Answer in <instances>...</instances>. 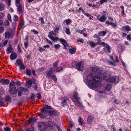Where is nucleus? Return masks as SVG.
I'll return each mask as SVG.
<instances>
[{
    "label": "nucleus",
    "instance_id": "1",
    "mask_svg": "<svg viewBox=\"0 0 131 131\" xmlns=\"http://www.w3.org/2000/svg\"><path fill=\"white\" fill-rule=\"evenodd\" d=\"M88 79L91 87L96 88L100 86V78L99 77L96 76L93 77L91 75L89 76L88 77Z\"/></svg>",
    "mask_w": 131,
    "mask_h": 131
},
{
    "label": "nucleus",
    "instance_id": "2",
    "mask_svg": "<svg viewBox=\"0 0 131 131\" xmlns=\"http://www.w3.org/2000/svg\"><path fill=\"white\" fill-rule=\"evenodd\" d=\"M51 123L49 122L48 125L44 122H40L38 124V127L40 131H45L48 127H51Z\"/></svg>",
    "mask_w": 131,
    "mask_h": 131
},
{
    "label": "nucleus",
    "instance_id": "3",
    "mask_svg": "<svg viewBox=\"0 0 131 131\" xmlns=\"http://www.w3.org/2000/svg\"><path fill=\"white\" fill-rule=\"evenodd\" d=\"M15 83L13 81H11L9 84V92L12 95L15 94L17 93L16 88L15 86Z\"/></svg>",
    "mask_w": 131,
    "mask_h": 131
},
{
    "label": "nucleus",
    "instance_id": "4",
    "mask_svg": "<svg viewBox=\"0 0 131 131\" xmlns=\"http://www.w3.org/2000/svg\"><path fill=\"white\" fill-rule=\"evenodd\" d=\"M72 65L79 71H82L83 69V65L81 62H73L72 63Z\"/></svg>",
    "mask_w": 131,
    "mask_h": 131
},
{
    "label": "nucleus",
    "instance_id": "5",
    "mask_svg": "<svg viewBox=\"0 0 131 131\" xmlns=\"http://www.w3.org/2000/svg\"><path fill=\"white\" fill-rule=\"evenodd\" d=\"M15 33V31L12 29L10 30V32L6 31L5 34V38L6 39L12 38L14 36Z\"/></svg>",
    "mask_w": 131,
    "mask_h": 131
},
{
    "label": "nucleus",
    "instance_id": "6",
    "mask_svg": "<svg viewBox=\"0 0 131 131\" xmlns=\"http://www.w3.org/2000/svg\"><path fill=\"white\" fill-rule=\"evenodd\" d=\"M91 70L93 72H94L96 75L99 76L102 75L101 74L102 71L98 67H90Z\"/></svg>",
    "mask_w": 131,
    "mask_h": 131
},
{
    "label": "nucleus",
    "instance_id": "7",
    "mask_svg": "<svg viewBox=\"0 0 131 131\" xmlns=\"http://www.w3.org/2000/svg\"><path fill=\"white\" fill-rule=\"evenodd\" d=\"M100 15H98L96 16L97 19L101 22H103L105 21L106 19V17L104 15L101 16L100 17Z\"/></svg>",
    "mask_w": 131,
    "mask_h": 131
},
{
    "label": "nucleus",
    "instance_id": "8",
    "mask_svg": "<svg viewBox=\"0 0 131 131\" xmlns=\"http://www.w3.org/2000/svg\"><path fill=\"white\" fill-rule=\"evenodd\" d=\"M53 69L52 68H51L49 70L46 71V77L49 78L51 76V75L52 74L53 72Z\"/></svg>",
    "mask_w": 131,
    "mask_h": 131
},
{
    "label": "nucleus",
    "instance_id": "9",
    "mask_svg": "<svg viewBox=\"0 0 131 131\" xmlns=\"http://www.w3.org/2000/svg\"><path fill=\"white\" fill-rule=\"evenodd\" d=\"M59 41L63 45L64 48L66 49V47L68 46V44L66 40L63 38H61L59 39Z\"/></svg>",
    "mask_w": 131,
    "mask_h": 131
},
{
    "label": "nucleus",
    "instance_id": "10",
    "mask_svg": "<svg viewBox=\"0 0 131 131\" xmlns=\"http://www.w3.org/2000/svg\"><path fill=\"white\" fill-rule=\"evenodd\" d=\"M14 49L13 48L12 46L11 45H10L8 46L6 49V52L8 54H9L13 52Z\"/></svg>",
    "mask_w": 131,
    "mask_h": 131
},
{
    "label": "nucleus",
    "instance_id": "11",
    "mask_svg": "<svg viewBox=\"0 0 131 131\" xmlns=\"http://www.w3.org/2000/svg\"><path fill=\"white\" fill-rule=\"evenodd\" d=\"M68 101V99L65 97H63L62 99L61 104L63 106H65L67 105Z\"/></svg>",
    "mask_w": 131,
    "mask_h": 131
},
{
    "label": "nucleus",
    "instance_id": "12",
    "mask_svg": "<svg viewBox=\"0 0 131 131\" xmlns=\"http://www.w3.org/2000/svg\"><path fill=\"white\" fill-rule=\"evenodd\" d=\"M94 116L92 115L89 116L88 118L87 123L88 124H91L94 120Z\"/></svg>",
    "mask_w": 131,
    "mask_h": 131
},
{
    "label": "nucleus",
    "instance_id": "13",
    "mask_svg": "<svg viewBox=\"0 0 131 131\" xmlns=\"http://www.w3.org/2000/svg\"><path fill=\"white\" fill-rule=\"evenodd\" d=\"M73 97V98L72 99L73 101H76L77 100H79L80 99L79 97L78 96V93L77 92H74Z\"/></svg>",
    "mask_w": 131,
    "mask_h": 131
},
{
    "label": "nucleus",
    "instance_id": "14",
    "mask_svg": "<svg viewBox=\"0 0 131 131\" xmlns=\"http://www.w3.org/2000/svg\"><path fill=\"white\" fill-rule=\"evenodd\" d=\"M125 47L124 45L122 44L119 45L118 49V52L119 53L122 52L125 49Z\"/></svg>",
    "mask_w": 131,
    "mask_h": 131
},
{
    "label": "nucleus",
    "instance_id": "15",
    "mask_svg": "<svg viewBox=\"0 0 131 131\" xmlns=\"http://www.w3.org/2000/svg\"><path fill=\"white\" fill-rule=\"evenodd\" d=\"M47 114L48 115L51 116H55L56 115V112L55 111H48L47 112Z\"/></svg>",
    "mask_w": 131,
    "mask_h": 131
},
{
    "label": "nucleus",
    "instance_id": "16",
    "mask_svg": "<svg viewBox=\"0 0 131 131\" xmlns=\"http://www.w3.org/2000/svg\"><path fill=\"white\" fill-rule=\"evenodd\" d=\"M116 76H110L109 80H108V82L115 83V82H116Z\"/></svg>",
    "mask_w": 131,
    "mask_h": 131
},
{
    "label": "nucleus",
    "instance_id": "17",
    "mask_svg": "<svg viewBox=\"0 0 131 131\" xmlns=\"http://www.w3.org/2000/svg\"><path fill=\"white\" fill-rule=\"evenodd\" d=\"M0 82L3 85L8 84L9 83V80L8 79H2L0 81Z\"/></svg>",
    "mask_w": 131,
    "mask_h": 131
},
{
    "label": "nucleus",
    "instance_id": "18",
    "mask_svg": "<svg viewBox=\"0 0 131 131\" xmlns=\"http://www.w3.org/2000/svg\"><path fill=\"white\" fill-rule=\"evenodd\" d=\"M111 76V75L109 74H106L105 73H104L103 74V78L107 82H108V80Z\"/></svg>",
    "mask_w": 131,
    "mask_h": 131
},
{
    "label": "nucleus",
    "instance_id": "19",
    "mask_svg": "<svg viewBox=\"0 0 131 131\" xmlns=\"http://www.w3.org/2000/svg\"><path fill=\"white\" fill-rule=\"evenodd\" d=\"M110 58L112 60V61H109L108 63L109 64H111L112 65L115 66V63H116V62L115 60L114 59L113 57V56H110Z\"/></svg>",
    "mask_w": 131,
    "mask_h": 131
},
{
    "label": "nucleus",
    "instance_id": "20",
    "mask_svg": "<svg viewBox=\"0 0 131 131\" xmlns=\"http://www.w3.org/2000/svg\"><path fill=\"white\" fill-rule=\"evenodd\" d=\"M47 115V114L46 113H44L42 112L38 114V115L41 118H45Z\"/></svg>",
    "mask_w": 131,
    "mask_h": 131
},
{
    "label": "nucleus",
    "instance_id": "21",
    "mask_svg": "<svg viewBox=\"0 0 131 131\" xmlns=\"http://www.w3.org/2000/svg\"><path fill=\"white\" fill-rule=\"evenodd\" d=\"M17 57V54L16 53H13L11 54L10 56V58L12 60H14Z\"/></svg>",
    "mask_w": 131,
    "mask_h": 131
},
{
    "label": "nucleus",
    "instance_id": "22",
    "mask_svg": "<svg viewBox=\"0 0 131 131\" xmlns=\"http://www.w3.org/2000/svg\"><path fill=\"white\" fill-rule=\"evenodd\" d=\"M87 43L89 44L90 46L92 48H94L96 45V44L95 42L92 41L88 42Z\"/></svg>",
    "mask_w": 131,
    "mask_h": 131
},
{
    "label": "nucleus",
    "instance_id": "23",
    "mask_svg": "<svg viewBox=\"0 0 131 131\" xmlns=\"http://www.w3.org/2000/svg\"><path fill=\"white\" fill-rule=\"evenodd\" d=\"M69 51L71 54H73L75 52L76 49L73 48L71 47V48H69Z\"/></svg>",
    "mask_w": 131,
    "mask_h": 131
},
{
    "label": "nucleus",
    "instance_id": "24",
    "mask_svg": "<svg viewBox=\"0 0 131 131\" xmlns=\"http://www.w3.org/2000/svg\"><path fill=\"white\" fill-rule=\"evenodd\" d=\"M22 63V61L20 59H18L16 60V63H15V65L17 66H18Z\"/></svg>",
    "mask_w": 131,
    "mask_h": 131
},
{
    "label": "nucleus",
    "instance_id": "25",
    "mask_svg": "<svg viewBox=\"0 0 131 131\" xmlns=\"http://www.w3.org/2000/svg\"><path fill=\"white\" fill-rule=\"evenodd\" d=\"M16 6L17 7V10L18 12L19 13L21 12L22 10L21 6V4H19L18 5L16 4Z\"/></svg>",
    "mask_w": 131,
    "mask_h": 131
},
{
    "label": "nucleus",
    "instance_id": "26",
    "mask_svg": "<svg viewBox=\"0 0 131 131\" xmlns=\"http://www.w3.org/2000/svg\"><path fill=\"white\" fill-rule=\"evenodd\" d=\"M18 90L22 92H27L28 91V90L27 89L22 87H20L18 88Z\"/></svg>",
    "mask_w": 131,
    "mask_h": 131
},
{
    "label": "nucleus",
    "instance_id": "27",
    "mask_svg": "<svg viewBox=\"0 0 131 131\" xmlns=\"http://www.w3.org/2000/svg\"><path fill=\"white\" fill-rule=\"evenodd\" d=\"M78 122L79 123V124L81 125H82L84 123L83 120L80 116L79 117L78 119Z\"/></svg>",
    "mask_w": 131,
    "mask_h": 131
},
{
    "label": "nucleus",
    "instance_id": "28",
    "mask_svg": "<svg viewBox=\"0 0 131 131\" xmlns=\"http://www.w3.org/2000/svg\"><path fill=\"white\" fill-rule=\"evenodd\" d=\"M35 83V82L33 80H28L26 82V83L27 84L31 85Z\"/></svg>",
    "mask_w": 131,
    "mask_h": 131
},
{
    "label": "nucleus",
    "instance_id": "29",
    "mask_svg": "<svg viewBox=\"0 0 131 131\" xmlns=\"http://www.w3.org/2000/svg\"><path fill=\"white\" fill-rule=\"evenodd\" d=\"M106 32L104 31H101L98 34V35L99 36H103L105 35L106 34Z\"/></svg>",
    "mask_w": 131,
    "mask_h": 131
},
{
    "label": "nucleus",
    "instance_id": "30",
    "mask_svg": "<svg viewBox=\"0 0 131 131\" xmlns=\"http://www.w3.org/2000/svg\"><path fill=\"white\" fill-rule=\"evenodd\" d=\"M36 121V119L34 118H31L29 119L28 120V122L29 123H33Z\"/></svg>",
    "mask_w": 131,
    "mask_h": 131
},
{
    "label": "nucleus",
    "instance_id": "31",
    "mask_svg": "<svg viewBox=\"0 0 131 131\" xmlns=\"http://www.w3.org/2000/svg\"><path fill=\"white\" fill-rule=\"evenodd\" d=\"M111 85L107 84L105 86V88L106 90L109 91L111 89Z\"/></svg>",
    "mask_w": 131,
    "mask_h": 131
},
{
    "label": "nucleus",
    "instance_id": "32",
    "mask_svg": "<svg viewBox=\"0 0 131 131\" xmlns=\"http://www.w3.org/2000/svg\"><path fill=\"white\" fill-rule=\"evenodd\" d=\"M123 29H125L127 31H129L130 30V27L128 26H126L123 28Z\"/></svg>",
    "mask_w": 131,
    "mask_h": 131
},
{
    "label": "nucleus",
    "instance_id": "33",
    "mask_svg": "<svg viewBox=\"0 0 131 131\" xmlns=\"http://www.w3.org/2000/svg\"><path fill=\"white\" fill-rule=\"evenodd\" d=\"M63 69V68L61 67H59L57 68L56 69V72H58L60 71Z\"/></svg>",
    "mask_w": 131,
    "mask_h": 131
},
{
    "label": "nucleus",
    "instance_id": "34",
    "mask_svg": "<svg viewBox=\"0 0 131 131\" xmlns=\"http://www.w3.org/2000/svg\"><path fill=\"white\" fill-rule=\"evenodd\" d=\"M41 110L42 112L44 113H46V114H47V112L48 111V109H47V108L45 106V107L41 108Z\"/></svg>",
    "mask_w": 131,
    "mask_h": 131
},
{
    "label": "nucleus",
    "instance_id": "35",
    "mask_svg": "<svg viewBox=\"0 0 131 131\" xmlns=\"http://www.w3.org/2000/svg\"><path fill=\"white\" fill-rule=\"evenodd\" d=\"M11 97L9 96H7L6 97L5 99L6 101L7 102H10L11 101Z\"/></svg>",
    "mask_w": 131,
    "mask_h": 131
},
{
    "label": "nucleus",
    "instance_id": "36",
    "mask_svg": "<svg viewBox=\"0 0 131 131\" xmlns=\"http://www.w3.org/2000/svg\"><path fill=\"white\" fill-rule=\"evenodd\" d=\"M26 73L27 74L29 75H31V70L29 69H27L26 71Z\"/></svg>",
    "mask_w": 131,
    "mask_h": 131
},
{
    "label": "nucleus",
    "instance_id": "37",
    "mask_svg": "<svg viewBox=\"0 0 131 131\" xmlns=\"http://www.w3.org/2000/svg\"><path fill=\"white\" fill-rule=\"evenodd\" d=\"M19 66V68L20 69H25V67L24 66L23 63L20 65Z\"/></svg>",
    "mask_w": 131,
    "mask_h": 131
},
{
    "label": "nucleus",
    "instance_id": "38",
    "mask_svg": "<svg viewBox=\"0 0 131 131\" xmlns=\"http://www.w3.org/2000/svg\"><path fill=\"white\" fill-rule=\"evenodd\" d=\"M82 12H83V13L86 16H87L88 17H92V16H91V14H89L88 13H84L83 12H84V10H83V9H82Z\"/></svg>",
    "mask_w": 131,
    "mask_h": 131
},
{
    "label": "nucleus",
    "instance_id": "39",
    "mask_svg": "<svg viewBox=\"0 0 131 131\" xmlns=\"http://www.w3.org/2000/svg\"><path fill=\"white\" fill-rule=\"evenodd\" d=\"M4 6L3 4H1L0 5V10L3 11L4 9Z\"/></svg>",
    "mask_w": 131,
    "mask_h": 131
},
{
    "label": "nucleus",
    "instance_id": "40",
    "mask_svg": "<svg viewBox=\"0 0 131 131\" xmlns=\"http://www.w3.org/2000/svg\"><path fill=\"white\" fill-rule=\"evenodd\" d=\"M18 17L16 15H15L14 17V20L15 21H18Z\"/></svg>",
    "mask_w": 131,
    "mask_h": 131
},
{
    "label": "nucleus",
    "instance_id": "41",
    "mask_svg": "<svg viewBox=\"0 0 131 131\" xmlns=\"http://www.w3.org/2000/svg\"><path fill=\"white\" fill-rule=\"evenodd\" d=\"M9 22L7 20H6L4 23V25L6 26H8L9 25Z\"/></svg>",
    "mask_w": 131,
    "mask_h": 131
},
{
    "label": "nucleus",
    "instance_id": "42",
    "mask_svg": "<svg viewBox=\"0 0 131 131\" xmlns=\"http://www.w3.org/2000/svg\"><path fill=\"white\" fill-rule=\"evenodd\" d=\"M4 102L2 101V99L0 96V106H2Z\"/></svg>",
    "mask_w": 131,
    "mask_h": 131
},
{
    "label": "nucleus",
    "instance_id": "43",
    "mask_svg": "<svg viewBox=\"0 0 131 131\" xmlns=\"http://www.w3.org/2000/svg\"><path fill=\"white\" fill-rule=\"evenodd\" d=\"M8 41L6 40L4 41L3 43H2V47L5 46L7 43Z\"/></svg>",
    "mask_w": 131,
    "mask_h": 131
},
{
    "label": "nucleus",
    "instance_id": "44",
    "mask_svg": "<svg viewBox=\"0 0 131 131\" xmlns=\"http://www.w3.org/2000/svg\"><path fill=\"white\" fill-rule=\"evenodd\" d=\"M106 48H107V52H108L109 53H110L111 52L110 47L109 46L107 45L106 46Z\"/></svg>",
    "mask_w": 131,
    "mask_h": 131
},
{
    "label": "nucleus",
    "instance_id": "45",
    "mask_svg": "<svg viewBox=\"0 0 131 131\" xmlns=\"http://www.w3.org/2000/svg\"><path fill=\"white\" fill-rule=\"evenodd\" d=\"M24 25V21L23 20H22L20 22V26L21 27H22Z\"/></svg>",
    "mask_w": 131,
    "mask_h": 131
},
{
    "label": "nucleus",
    "instance_id": "46",
    "mask_svg": "<svg viewBox=\"0 0 131 131\" xmlns=\"http://www.w3.org/2000/svg\"><path fill=\"white\" fill-rule=\"evenodd\" d=\"M66 21V23L67 25H68V24L69 23L71 22V20L70 19H67V20H64V21Z\"/></svg>",
    "mask_w": 131,
    "mask_h": 131
},
{
    "label": "nucleus",
    "instance_id": "47",
    "mask_svg": "<svg viewBox=\"0 0 131 131\" xmlns=\"http://www.w3.org/2000/svg\"><path fill=\"white\" fill-rule=\"evenodd\" d=\"M35 94L33 93L32 94L31 96V99L32 100H34L35 99Z\"/></svg>",
    "mask_w": 131,
    "mask_h": 131
},
{
    "label": "nucleus",
    "instance_id": "48",
    "mask_svg": "<svg viewBox=\"0 0 131 131\" xmlns=\"http://www.w3.org/2000/svg\"><path fill=\"white\" fill-rule=\"evenodd\" d=\"M7 19L8 20L10 21H12V20L11 19V16L9 14H8L7 15Z\"/></svg>",
    "mask_w": 131,
    "mask_h": 131
},
{
    "label": "nucleus",
    "instance_id": "49",
    "mask_svg": "<svg viewBox=\"0 0 131 131\" xmlns=\"http://www.w3.org/2000/svg\"><path fill=\"white\" fill-rule=\"evenodd\" d=\"M4 92V90L3 89L0 88V95L3 94Z\"/></svg>",
    "mask_w": 131,
    "mask_h": 131
},
{
    "label": "nucleus",
    "instance_id": "50",
    "mask_svg": "<svg viewBox=\"0 0 131 131\" xmlns=\"http://www.w3.org/2000/svg\"><path fill=\"white\" fill-rule=\"evenodd\" d=\"M54 47L56 49H59L60 48V46L59 44H57L55 45L54 46Z\"/></svg>",
    "mask_w": 131,
    "mask_h": 131
},
{
    "label": "nucleus",
    "instance_id": "51",
    "mask_svg": "<svg viewBox=\"0 0 131 131\" xmlns=\"http://www.w3.org/2000/svg\"><path fill=\"white\" fill-rule=\"evenodd\" d=\"M31 32H33L34 34H38V32L34 29H32L31 30Z\"/></svg>",
    "mask_w": 131,
    "mask_h": 131
},
{
    "label": "nucleus",
    "instance_id": "52",
    "mask_svg": "<svg viewBox=\"0 0 131 131\" xmlns=\"http://www.w3.org/2000/svg\"><path fill=\"white\" fill-rule=\"evenodd\" d=\"M39 20L41 21V23L42 24H44L45 22L43 19V18L42 17L39 18Z\"/></svg>",
    "mask_w": 131,
    "mask_h": 131
},
{
    "label": "nucleus",
    "instance_id": "53",
    "mask_svg": "<svg viewBox=\"0 0 131 131\" xmlns=\"http://www.w3.org/2000/svg\"><path fill=\"white\" fill-rule=\"evenodd\" d=\"M66 32L67 34L69 35L70 33L69 29L67 28L66 30Z\"/></svg>",
    "mask_w": 131,
    "mask_h": 131
},
{
    "label": "nucleus",
    "instance_id": "54",
    "mask_svg": "<svg viewBox=\"0 0 131 131\" xmlns=\"http://www.w3.org/2000/svg\"><path fill=\"white\" fill-rule=\"evenodd\" d=\"M51 77L54 81H57V78L55 75H51Z\"/></svg>",
    "mask_w": 131,
    "mask_h": 131
},
{
    "label": "nucleus",
    "instance_id": "55",
    "mask_svg": "<svg viewBox=\"0 0 131 131\" xmlns=\"http://www.w3.org/2000/svg\"><path fill=\"white\" fill-rule=\"evenodd\" d=\"M56 127H57V129L59 131H62V130L61 128L58 125H56Z\"/></svg>",
    "mask_w": 131,
    "mask_h": 131
},
{
    "label": "nucleus",
    "instance_id": "56",
    "mask_svg": "<svg viewBox=\"0 0 131 131\" xmlns=\"http://www.w3.org/2000/svg\"><path fill=\"white\" fill-rule=\"evenodd\" d=\"M4 29L3 27H0V33H2L4 31Z\"/></svg>",
    "mask_w": 131,
    "mask_h": 131
},
{
    "label": "nucleus",
    "instance_id": "57",
    "mask_svg": "<svg viewBox=\"0 0 131 131\" xmlns=\"http://www.w3.org/2000/svg\"><path fill=\"white\" fill-rule=\"evenodd\" d=\"M58 63V62L57 61H56L53 63V67H57Z\"/></svg>",
    "mask_w": 131,
    "mask_h": 131
},
{
    "label": "nucleus",
    "instance_id": "58",
    "mask_svg": "<svg viewBox=\"0 0 131 131\" xmlns=\"http://www.w3.org/2000/svg\"><path fill=\"white\" fill-rule=\"evenodd\" d=\"M107 0H100V2L101 4H102L103 3L105 2H107Z\"/></svg>",
    "mask_w": 131,
    "mask_h": 131
},
{
    "label": "nucleus",
    "instance_id": "59",
    "mask_svg": "<svg viewBox=\"0 0 131 131\" xmlns=\"http://www.w3.org/2000/svg\"><path fill=\"white\" fill-rule=\"evenodd\" d=\"M87 4L90 7H92H92H95V5L94 4H91L90 3H87Z\"/></svg>",
    "mask_w": 131,
    "mask_h": 131
},
{
    "label": "nucleus",
    "instance_id": "60",
    "mask_svg": "<svg viewBox=\"0 0 131 131\" xmlns=\"http://www.w3.org/2000/svg\"><path fill=\"white\" fill-rule=\"evenodd\" d=\"M46 40L47 42L50 45H52V42L49 40L48 39H46Z\"/></svg>",
    "mask_w": 131,
    "mask_h": 131
},
{
    "label": "nucleus",
    "instance_id": "61",
    "mask_svg": "<svg viewBox=\"0 0 131 131\" xmlns=\"http://www.w3.org/2000/svg\"><path fill=\"white\" fill-rule=\"evenodd\" d=\"M36 95L37 96V97L39 99H40L41 98V95L39 93H38Z\"/></svg>",
    "mask_w": 131,
    "mask_h": 131
},
{
    "label": "nucleus",
    "instance_id": "62",
    "mask_svg": "<svg viewBox=\"0 0 131 131\" xmlns=\"http://www.w3.org/2000/svg\"><path fill=\"white\" fill-rule=\"evenodd\" d=\"M4 15L3 13L2 12L0 13V19L3 18L4 16Z\"/></svg>",
    "mask_w": 131,
    "mask_h": 131
},
{
    "label": "nucleus",
    "instance_id": "63",
    "mask_svg": "<svg viewBox=\"0 0 131 131\" xmlns=\"http://www.w3.org/2000/svg\"><path fill=\"white\" fill-rule=\"evenodd\" d=\"M5 131H10V128L8 127H7L4 128Z\"/></svg>",
    "mask_w": 131,
    "mask_h": 131
},
{
    "label": "nucleus",
    "instance_id": "64",
    "mask_svg": "<svg viewBox=\"0 0 131 131\" xmlns=\"http://www.w3.org/2000/svg\"><path fill=\"white\" fill-rule=\"evenodd\" d=\"M24 44L25 46V48H26L28 46V42H24Z\"/></svg>",
    "mask_w": 131,
    "mask_h": 131
}]
</instances>
